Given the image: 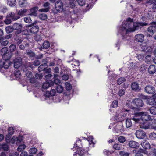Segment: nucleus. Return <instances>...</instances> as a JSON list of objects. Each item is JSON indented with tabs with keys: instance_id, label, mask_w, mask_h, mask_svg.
I'll return each mask as SVG.
<instances>
[{
	"instance_id": "nucleus-12",
	"label": "nucleus",
	"mask_w": 156,
	"mask_h": 156,
	"mask_svg": "<svg viewBox=\"0 0 156 156\" xmlns=\"http://www.w3.org/2000/svg\"><path fill=\"white\" fill-rule=\"evenodd\" d=\"M145 92L149 94H152L155 91V88L152 86L147 85L144 88Z\"/></svg>"
},
{
	"instance_id": "nucleus-36",
	"label": "nucleus",
	"mask_w": 156,
	"mask_h": 156,
	"mask_svg": "<svg viewBox=\"0 0 156 156\" xmlns=\"http://www.w3.org/2000/svg\"><path fill=\"white\" fill-rule=\"evenodd\" d=\"M147 67L145 65L142 64L141 65L139 69L140 72L144 73L146 70Z\"/></svg>"
},
{
	"instance_id": "nucleus-18",
	"label": "nucleus",
	"mask_w": 156,
	"mask_h": 156,
	"mask_svg": "<svg viewBox=\"0 0 156 156\" xmlns=\"http://www.w3.org/2000/svg\"><path fill=\"white\" fill-rule=\"evenodd\" d=\"M54 84L53 82L51 80H47L46 82L44 83L42 86V88L44 89H46L51 86Z\"/></svg>"
},
{
	"instance_id": "nucleus-64",
	"label": "nucleus",
	"mask_w": 156,
	"mask_h": 156,
	"mask_svg": "<svg viewBox=\"0 0 156 156\" xmlns=\"http://www.w3.org/2000/svg\"><path fill=\"white\" fill-rule=\"evenodd\" d=\"M52 77V75L50 74H48L45 76V78L47 80H50L51 79Z\"/></svg>"
},
{
	"instance_id": "nucleus-50",
	"label": "nucleus",
	"mask_w": 156,
	"mask_h": 156,
	"mask_svg": "<svg viewBox=\"0 0 156 156\" xmlns=\"http://www.w3.org/2000/svg\"><path fill=\"white\" fill-rule=\"evenodd\" d=\"M113 147L114 149L117 150H119L120 149V145L118 143H116L113 146Z\"/></svg>"
},
{
	"instance_id": "nucleus-51",
	"label": "nucleus",
	"mask_w": 156,
	"mask_h": 156,
	"mask_svg": "<svg viewBox=\"0 0 156 156\" xmlns=\"http://www.w3.org/2000/svg\"><path fill=\"white\" fill-rule=\"evenodd\" d=\"M96 1V0H90L88 6L90 8L92 6L95 4Z\"/></svg>"
},
{
	"instance_id": "nucleus-2",
	"label": "nucleus",
	"mask_w": 156,
	"mask_h": 156,
	"mask_svg": "<svg viewBox=\"0 0 156 156\" xmlns=\"http://www.w3.org/2000/svg\"><path fill=\"white\" fill-rule=\"evenodd\" d=\"M136 115L137 116H140V118H133L132 119L135 121L137 122L140 120V119H141L143 121H149L150 120H152L154 122L156 123V120L152 119V118L149 114L147 113H144L143 112L137 113Z\"/></svg>"
},
{
	"instance_id": "nucleus-9",
	"label": "nucleus",
	"mask_w": 156,
	"mask_h": 156,
	"mask_svg": "<svg viewBox=\"0 0 156 156\" xmlns=\"http://www.w3.org/2000/svg\"><path fill=\"white\" fill-rule=\"evenodd\" d=\"M55 8L56 10L58 12H62L63 9V2L61 0H58L55 4Z\"/></svg>"
},
{
	"instance_id": "nucleus-20",
	"label": "nucleus",
	"mask_w": 156,
	"mask_h": 156,
	"mask_svg": "<svg viewBox=\"0 0 156 156\" xmlns=\"http://www.w3.org/2000/svg\"><path fill=\"white\" fill-rule=\"evenodd\" d=\"M129 145L130 147L133 148H138L139 146V143L134 141H129Z\"/></svg>"
},
{
	"instance_id": "nucleus-29",
	"label": "nucleus",
	"mask_w": 156,
	"mask_h": 156,
	"mask_svg": "<svg viewBox=\"0 0 156 156\" xmlns=\"http://www.w3.org/2000/svg\"><path fill=\"white\" fill-rule=\"evenodd\" d=\"M7 4L10 6H14L16 4V0H7Z\"/></svg>"
},
{
	"instance_id": "nucleus-56",
	"label": "nucleus",
	"mask_w": 156,
	"mask_h": 156,
	"mask_svg": "<svg viewBox=\"0 0 156 156\" xmlns=\"http://www.w3.org/2000/svg\"><path fill=\"white\" fill-rule=\"evenodd\" d=\"M125 92V90L124 89H121L118 92V94L119 96H122L124 94Z\"/></svg>"
},
{
	"instance_id": "nucleus-6",
	"label": "nucleus",
	"mask_w": 156,
	"mask_h": 156,
	"mask_svg": "<svg viewBox=\"0 0 156 156\" xmlns=\"http://www.w3.org/2000/svg\"><path fill=\"white\" fill-rule=\"evenodd\" d=\"M37 21V20L32 23L31 24L28 25L27 27H31L32 26H34L32 27L30 29V31L31 33L35 34L37 33L39 31V27L38 26L35 25Z\"/></svg>"
},
{
	"instance_id": "nucleus-62",
	"label": "nucleus",
	"mask_w": 156,
	"mask_h": 156,
	"mask_svg": "<svg viewBox=\"0 0 156 156\" xmlns=\"http://www.w3.org/2000/svg\"><path fill=\"white\" fill-rule=\"evenodd\" d=\"M30 80V82L31 83H34L36 82V80L34 77H31L29 78Z\"/></svg>"
},
{
	"instance_id": "nucleus-7",
	"label": "nucleus",
	"mask_w": 156,
	"mask_h": 156,
	"mask_svg": "<svg viewBox=\"0 0 156 156\" xmlns=\"http://www.w3.org/2000/svg\"><path fill=\"white\" fill-rule=\"evenodd\" d=\"M13 30H16L15 34H20L22 31V25L20 23H15L12 26Z\"/></svg>"
},
{
	"instance_id": "nucleus-61",
	"label": "nucleus",
	"mask_w": 156,
	"mask_h": 156,
	"mask_svg": "<svg viewBox=\"0 0 156 156\" xmlns=\"http://www.w3.org/2000/svg\"><path fill=\"white\" fill-rule=\"evenodd\" d=\"M20 75V71H16L14 73V76L16 78H19Z\"/></svg>"
},
{
	"instance_id": "nucleus-16",
	"label": "nucleus",
	"mask_w": 156,
	"mask_h": 156,
	"mask_svg": "<svg viewBox=\"0 0 156 156\" xmlns=\"http://www.w3.org/2000/svg\"><path fill=\"white\" fill-rule=\"evenodd\" d=\"M7 18H9L13 21L16 20L20 18V16L17 15L13 12H11L8 14L7 16Z\"/></svg>"
},
{
	"instance_id": "nucleus-4",
	"label": "nucleus",
	"mask_w": 156,
	"mask_h": 156,
	"mask_svg": "<svg viewBox=\"0 0 156 156\" xmlns=\"http://www.w3.org/2000/svg\"><path fill=\"white\" fill-rule=\"evenodd\" d=\"M8 50L6 48H3L1 50L2 55V57L4 61H9V59L11 58L12 55V53L11 52H7Z\"/></svg>"
},
{
	"instance_id": "nucleus-27",
	"label": "nucleus",
	"mask_w": 156,
	"mask_h": 156,
	"mask_svg": "<svg viewBox=\"0 0 156 156\" xmlns=\"http://www.w3.org/2000/svg\"><path fill=\"white\" fill-rule=\"evenodd\" d=\"M84 150L83 149V148L81 147L79 148H77V153L80 156H84Z\"/></svg>"
},
{
	"instance_id": "nucleus-8",
	"label": "nucleus",
	"mask_w": 156,
	"mask_h": 156,
	"mask_svg": "<svg viewBox=\"0 0 156 156\" xmlns=\"http://www.w3.org/2000/svg\"><path fill=\"white\" fill-rule=\"evenodd\" d=\"M132 90L135 92H139L141 91V88L139 84L136 82H133L131 85Z\"/></svg>"
},
{
	"instance_id": "nucleus-63",
	"label": "nucleus",
	"mask_w": 156,
	"mask_h": 156,
	"mask_svg": "<svg viewBox=\"0 0 156 156\" xmlns=\"http://www.w3.org/2000/svg\"><path fill=\"white\" fill-rule=\"evenodd\" d=\"M35 77L37 79H40L42 78L43 75L41 73H36L35 74Z\"/></svg>"
},
{
	"instance_id": "nucleus-5",
	"label": "nucleus",
	"mask_w": 156,
	"mask_h": 156,
	"mask_svg": "<svg viewBox=\"0 0 156 156\" xmlns=\"http://www.w3.org/2000/svg\"><path fill=\"white\" fill-rule=\"evenodd\" d=\"M141 144L144 148L146 149L151 148L152 150L154 151V153L155 152L154 151L156 150V145L152 144L151 147L149 143L146 141L142 142Z\"/></svg>"
},
{
	"instance_id": "nucleus-32",
	"label": "nucleus",
	"mask_w": 156,
	"mask_h": 156,
	"mask_svg": "<svg viewBox=\"0 0 156 156\" xmlns=\"http://www.w3.org/2000/svg\"><path fill=\"white\" fill-rule=\"evenodd\" d=\"M26 52L27 55L30 58L34 57L35 56V53L31 50H27Z\"/></svg>"
},
{
	"instance_id": "nucleus-37",
	"label": "nucleus",
	"mask_w": 156,
	"mask_h": 156,
	"mask_svg": "<svg viewBox=\"0 0 156 156\" xmlns=\"http://www.w3.org/2000/svg\"><path fill=\"white\" fill-rule=\"evenodd\" d=\"M149 138L152 140H154L156 139V133L155 132H152L149 135Z\"/></svg>"
},
{
	"instance_id": "nucleus-48",
	"label": "nucleus",
	"mask_w": 156,
	"mask_h": 156,
	"mask_svg": "<svg viewBox=\"0 0 156 156\" xmlns=\"http://www.w3.org/2000/svg\"><path fill=\"white\" fill-rule=\"evenodd\" d=\"M26 147L25 145L24 144L20 145L17 148V150L19 151H21L25 149Z\"/></svg>"
},
{
	"instance_id": "nucleus-22",
	"label": "nucleus",
	"mask_w": 156,
	"mask_h": 156,
	"mask_svg": "<svg viewBox=\"0 0 156 156\" xmlns=\"http://www.w3.org/2000/svg\"><path fill=\"white\" fill-rule=\"evenodd\" d=\"M50 3L49 2H46L44 5V6L45 7V8H42L39 9V11L40 12H46L48 11L49 9V6Z\"/></svg>"
},
{
	"instance_id": "nucleus-13",
	"label": "nucleus",
	"mask_w": 156,
	"mask_h": 156,
	"mask_svg": "<svg viewBox=\"0 0 156 156\" xmlns=\"http://www.w3.org/2000/svg\"><path fill=\"white\" fill-rule=\"evenodd\" d=\"M14 38L15 43L17 45L20 44L23 41L21 35L20 34H15Z\"/></svg>"
},
{
	"instance_id": "nucleus-21",
	"label": "nucleus",
	"mask_w": 156,
	"mask_h": 156,
	"mask_svg": "<svg viewBox=\"0 0 156 156\" xmlns=\"http://www.w3.org/2000/svg\"><path fill=\"white\" fill-rule=\"evenodd\" d=\"M141 49L142 51L145 52H149L151 51V48L147 45L145 43L142 44L141 46Z\"/></svg>"
},
{
	"instance_id": "nucleus-23",
	"label": "nucleus",
	"mask_w": 156,
	"mask_h": 156,
	"mask_svg": "<svg viewBox=\"0 0 156 156\" xmlns=\"http://www.w3.org/2000/svg\"><path fill=\"white\" fill-rule=\"evenodd\" d=\"M147 103L150 105H156V98H151L147 101Z\"/></svg>"
},
{
	"instance_id": "nucleus-49",
	"label": "nucleus",
	"mask_w": 156,
	"mask_h": 156,
	"mask_svg": "<svg viewBox=\"0 0 156 156\" xmlns=\"http://www.w3.org/2000/svg\"><path fill=\"white\" fill-rule=\"evenodd\" d=\"M8 146L5 144H2L1 149H3L4 151H7L8 150Z\"/></svg>"
},
{
	"instance_id": "nucleus-40",
	"label": "nucleus",
	"mask_w": 156,
	"mask_h": 156,
	"mask_svg": "<svg viewBox=\"0 0 156 156\" xmlns=\"http://www.w3.org/2000/svg\"><path fill=\"white\" fill-rule=\"evenodd\" d=\"M119 153L121 156H129L130 154L129 152L124 151H120Z\"/></svg>"
},
{
	"instance_id": "nucleus-11",
	"label": "nucleus",
	"mask_w": 156,
	"mask_h": 156,
	"mask_svg": "<svg viewBox=\"0 0 156 156\" xmlns=\"http://www.w3.org/2000/svg\"><path fill=\"white\" fill-rule=\"evenodd\" d=\"M133 104L137 108L142 107L144 103L142 100L139 98H136L132 101Z\"/></svg>"
},
{
	"instance_id": "nucleus-30",
	"label": "nucleus",
	"mask_w": 156,
	"mask_h": 156,
	"mask_svg": "<svg viewBox=\"0 0 156 156\" xmlns=\"http://www.w3.org/2000/svg\"><path fill=\"white\" fill-rule=\"evenodd\" d=\"M50 47V43L48 41H46L43 43L42 48L44 49H48Z\"/></svg>"
},
{
	"instance_id": "nucleus-57",
	"label": "nucleus",
	"mask_w": 156,
	"mask_h": 156,
	"mask_svg": "<svg viewBox=\"0 0 156 156\" xmlns=\"http://www.w3.org/2000/svg\"><path fill=\"white\" fill-rule=\"evenodd\" d=\"M118 106V101L116 100L114 101L112 104V106L114 108H115Z\"/></svg>"
},
{
	"instance_id": "nucleus-39",
	"label": "nucleus",
	"mask_w": 156,
	"mask_h": 156,
	"mask_svg": "<svg viewBox=\"0 0 156 156\" xmlns=\"http://www.w3.org/2000/svg\"><path fill=\"white\" fill-rule=\"evenodd\" d=\"M126 81V79L124 77H121L119 78L117 80V84L120 85L123 82Z\"/></svg>"
},
{
	"instance_id": "nucleus-43",
	"label": "nucleus",
	"mask_w": 156,
	"mask_h": 156,
	"mask_svg": "<svg viewBox=\"0 0 156 156\" xmlns=\"http://www.w3.org/2000/svg\"><path fill=\"white\" fill-rule=\"evenodd\" d=\"M16 49V46L15 45L12 44L9 47V49L10 51V52H12L15 51Z\"/></svg>"
},
{
	"instance_id": "nucleus-34",
	"label": "nucleus",
	"mask_w": 156,
	"mask_h": 156,
	"mask_svg": "<svg viewBox=\"0 0 156 156\" xmlns=\"http://www.w3.org/2000/svg\"><path fill=\"white\" fill-rule=\"evenodd\" d=\"M48 95L47 94V93L46 92V94H45V95L47 97H49L50 96V95L52 96H54L56 94V91L55 90L52 89L51 90L49 93L48 91Z\"/></svg>"
},
{
	"instance_id": "nucleus-44",
	"label": "nucleus",
	"mask_w": 156,
	"mask_h": 156,
	"mask_svg": "<svg viewBox=\"0 0 156 156\" xmlns=\"http://www.w3.org/2000/svg\"><path fill=\"white\" fill-rule=\"evenodd\" d=\"M63 90V87L60 85H58L56 87V90L57 92L61 93L62 92Z\"/></svg>"
},
{
	"instance_id": "nucleus-59",
	"label": "nucleus",
	"mask_w": 156,
	"mask_h": 156,
	"mask_svg": "<svg viewBox=\"0 0 156 156\" xmlns=\"http://www.w3.org/2000/svg\"><path fill=\"white\" fill-rule=\"evenodd\" d=\"M156 1V0H147L146 1V3L148 4L149 5H151L155 2Z\"/></svg>"
},
{
	"instance_id": "nucleus-54",
	"label": "nucleus",
	"mask_w": 156,
	"mask_h": 156,
	"mask_svg": "<svg viewBox=\"0 0 156 156\" xmlns=\"http://www.w3.org/2000/svg\"><path fill=\"white\" fill-rule=\"evenodd\" d=\"M26 75L27 77L29 78H31L32 77V73L30 71H27V70L26 73Z\"/></svg>"
},
{
	"instance_id": "nucleus-55",
	"label": "nucleus",
	"mask_w": 156,
	"mask_h": 156,
	"mask_svg": "<svg viewBox=\"0 0 156 156\" xmlns=\"http://www.w3.org/2000/svg\"><path fill=\"white\" fill-rule=\"evenodd\" d=\"M66 87L67 90H69L72 89V86L69 83L66 82Z\"/></svg>"
},
{
	"instance_id": "nucleus-47",
	"label": "nucleus",
	"mask_w": 156,
	"mask_h": 156,
	"mask_svg": "<svg viewBox=\"0 0 156 156\" xmlns=\"http://www.w3.org/2000/svg\"><path fill=\"white\" fill-rule=\"evenodd\" d=\"M24 20L25 22L28 23H31L32 22V20L30 17H25L24 18Z\"/></svg>"
},
{
	"instance_id": "nucleus-1",
	"label": "nucleus",
	"mask_w": 156,
	"mask_h": 156,
	"mask_svg": "<svg viewBox=\"0 0 156 156\" xmlns=\"http://www.w3.org/2000/svg\"><path fill=\"white\" fill-rule=\"evenodd\" d=\"M133 20L129 17L128 18L126 22L122 26V29L125 30V34L129 32H133L141 29L142 27L148 25V23L146 22H133Z\"/></svg>"
},
{
	"instance_id": "nucleus-10",
	"label": "nucleus",
	"mask_w": 156,
	"mask_h": 156,
	"mask_svg": "<svg viewBox=\"0 0 156 156\" xmlns=\"http://www.w3.org/2000/svg\"><path fill=\"white\" fill-rule=\"evenodd\" d=\"M13 62L14 68L18 69L22 65V58L21 57L18 56L14 59Z\"/></svg>"
},
{
	"instance_id": "nucleus-3",
	"label": "nucleus",
	"mask_w": 156,
	"mask_h": 156,
	"mask_svg": "<svg viewBox=\"0 0 156 156\" xmlns=\"http://www.w3.org/2000/svg\"><path fill=\"white\" fill-rule=\"evenodd\" d=\"M150 26L147 28L145 32L147 37H151L156 32V21H153L150 23Z\"/></svg>"
},
{
	"instance_id": "nucleus-24",
	"label": "nucleus",
	"mask_w": 156,
	"mask_h": 156,
	"mask_svg": "<svg viewBox=\"0 0 156 156\" xmlns=\"http://www.w3.org/2000/svg\"><path fill=\"white\" fill-rule=\"evenodd\" d=\"M38 10V8L37 7H34L30 9V13L29 14L30 16H37L36 11Z\"/></svg>"
},
{
	"instance_id": "nucleus-28",
	"label": "nucleus",
	"mask_w": 156,
	"mask_h": 156,
	"mask_svg": "<svg viewBox=\"0 0 156 156\" xmlns=\"http://www.w3.org/2000/svg\"><path fill=\"white\" fill-rule=\"evenodd\" d=\"M28 67L31 68L33 67V65L32 63H28L25 65H24L23 67V70L24 71H27L28 69Z\"/></svg>"
},
{
	"instance_id": "nucleus-14",
	"label": "nucleus",
	"mask_w": 156,
	"mask_h": 156,
	"mask_svg": "<svg viewBox=\"0 0 156 156\" xmlns=\"http://www.w3.org/2000/svg\"><path fill=\"white\" fill-rule=\"evenodd\" d=\"M10 65V62L9 61H3L2 60H0V69L3 68L6 69H7L9 68Z\"/></svg>"
},
{
	"instance_id": "nucleus-45",
	"label": "nucleus",
	"mask_w": 156,
	"mask_h": 156,
	"mask_svg": "<svg viewBox=\"0 0 156 156\" xmlns=\"http://www.w3.org/2000/svg\"><path fill=\"white\" fill-rule=\"evenodd\" d=\"M37 149L35 147L31 148L30 149L29 152L31 154H35L37 151Z\"/></svg>"
},
{
	"instance_id": "nucleus-41",
	"label": "nucleus",
	"mask_w": 156,
	"mask_h": 156,
	"mask_svg": "<svg viewBox=\"0 0 156 156\" xmlns=\"http://www.w3.org/2000/svg\"><path fill=\"white\" fill-rule=\"evenodd\" d=\"M116 129H117V133L119 132H122L124 130L123 126L122 125H118L116 126Z\"/></svg>"
},
{
	"instance_id": "nucleus-33",
	"label": "nucleus",
	"mask_w": 156,
	"mask_h": 156,
	"mask_svg": "<svg viewBox=\"0 0 156 156\" xmlns=\"http://www.w3.org/2000/svg\"><path fill=\"white\" fill-rule=\"evenodd\" d=\"M149 110L150 113L152 114L156 115V107L155 106H152L151 107Z\"/></svg>"
},
{
	"instance_id": "nucleus-53",
	"label": "nucleus",
	"mask_w": 156,
	"mask_h": 156,
	"mask_svg": "<svg viewBox=\"0 0 156 156\" xmlns=\"http://www.w3.org/2000/svg\"><path fill=\"white\" fill-rule=\"evenodd\" d=\"M77 2L80 5L83 6L85 3V0H76Z\"/></svg>"
},
{
	"instance_id": "nucleus-58",
	"label": "nucleus",
	"mask_w": 156,
	"mask_h": 156,
	"mask_svg": "<svg viewBox=\"0 0 156 156\" xmlns=\"http://www.w3.org/2000/svg\"><path fill=\"white\" fill-rule=\"evenodd\" d=\"M69 78V76L67 74H64L62 76V79L63 80L66 81Z\"/></svg>"
},
{
	"instance_id": "nucleus-31",
	"label": "nucleus",
	"mask_w": 156,
	"mask_h": 156,
	"mask_svg": "<svg viewBox=\"0 0 156 156\" xmlns=\"http://www.w3.org/2000/svg\"><path fill=\"white\" fill-rule=\"evenodd\" d=\"M47 65H46L45 63L42 64L38 67V70L40 72L44 70L47 67Z\"/></svg>"
},
{
	"instance_id": "nucleus-46",
	"label": "nucleus",
	"mask_w": 156,
	"mask_h": 156,
	"mask_svg": "<svg viewBox=\"0 0 156 156\" xmlns=\"http://www.w3.org/2000/svg\"><path fill=\"white\" fill-rule=\"evenodd\" d=\"M39 18L42 20H44L47 18V16L45 13H42L39 15Z\"/></svg>"
},
{
	"instance_id": "nucleus-35",
	"label": "nucleus",
	"mask_w": 156,
	"mask_h": 156,
	"mask_svg": "<svg viewBox=\"0 0 156 156\" xmlns=\"http://www.w3.org/2000/svg\"><path fill=\"white\" fill-rule=\"evenodd\" d=\"M126 126L127 128L131 127L132 125V122L130 119H127L126 121Z\"/></svg>"
},
{
	"instance_id": "nucleus-60",
	"label": "nucleus",
	"mask_w": 156,
	"mask_h": 156,
	"mask_svg": "<svg viewBox=\"0 0 156 156\" xmlns=\"http://www.w3.org/2000/svg\"><path fill=\"white\" fill-rule=\"evenodd\" d=\"M9 134L11 135H12L14 133V129L12 127H9L8 129Z\"/></svg>"
},
{
	"instance_id": "nucleus-38",
	"label": "nucleus",
	"mask_w": 156,
	"mask_h": 156,
	"mask_svg": "<svg viewBox=\"0 0 156 156\" xmlns=\"http://www.w3.org/2000/svg\"><path fill=\"white\" fill-rule=\"evenodd\" d=\"M118 140L120 143H123L126 141V139L124 136H121L118 137Z\"/></svg>"
},
{
	"instance_id": "nucleus-52",
	"label": "nucleus",
	"mask_w": 156,
	"mask_h": 156,
	"mask_svg": "<svg viewBox=\"0 0 156 156\" xmlns=\"http://www.w3.org/2000/svg\"><path fill=\"white\" fill-rule=\"evenodd\" d=\"M81 141L80 139H79L78 140H77L76 141V143H75L74 144V146H76V147H78L79 148V147H81L80 144H81Z\"/></svg>"
},
{
	"instance_id": "nucleus-15",
	"label": "nucleus",
	"mask_w": 156,
	"mask_h": 156,
	"mask_svg": "<svg viewBox=\"0 0 156 156\" xmlns=\"http://www.w3.org/2000/svg\"><path fill=\"white\" fill-rule=\"evenodd\" d=\"M135 135L138 138L142 139L144 138L146 133L142 129H140L136 131Z\"/></svg>"
},
{
	"instance_id": "nucleus-25",
	"label": "nucleus",
	"mask_w": 156,
	"mask_h": 156,
	"mask_svg": "<svg viewBox=\"0 0 156 156\" xmlns=\"http://www.w3.org/2000/svg\"><path fill=\"white\" fill-rule=\"evenodd\" d=\"M150 125L147 122H145L141 124L140 125V127L141 128L147 129L150 128Z\"/></svg>"
},
{
	"instance_id": "nucleus-17",
	"label": "nucleus",
	"mask_w": 156,
	"mask_h": 156,
	"mask_svg": "<svg viewBox=\"0 0 156 156\" xmlns=\"http://www.w3.org/2000/svg\"><path fill=\"white\" fill-rule=\"evenodd\" d=\"M144 36L142 34H136L135 36V40L138 42H142L144 41Z\"/></svg>"
},
{
	"instance_id": "nucleus-42",
	"label": "nucleus",
	"mask_w": 156,
	"mask_h": 156,
	"mask_svg": "<svg viewBox=\"0 0 156 156\" xmlns=\"http://www.w3.org/2000/svg\"><path fill=\"white\" fill-rule=\"evenodd\" d=\"M5 31L6 33L8 34H9L12 32L13 29V27L11 26H8L5 28Z\"/></svg>"
},
{
	"instance_id": "nucleus-19",
	"label": "nucleus",
	"mask_w": 156,
	"mask_h": 156,
	"mask_svg": "<svg viewBox=\"0 0 156 156\" xmlns=\"http://www.w3.org/2000/svg\"><path fill=\"white\" fill-rule=\"evenodd\" d=\"M148 71L151 75H153L156 72V66L154 65H150L148 68Z\"/></svg>"
},
{
	"instance_id": "nucleus-26",
	"label": "nucleus",
	"mask_w": 156,
	"mask_h": 156,
	"mask_svg": "<svg viewBox=\"0 0 156 156\" xmlns=\"http://www.w3.org/2000/svg\"><path fill=\"white\" fill-rule=\"evenodd\" d=\"M27 10L26 9H22L19 11L18 15L21 16H23L26 15Z\"/></svg>"
}]
</instances>
